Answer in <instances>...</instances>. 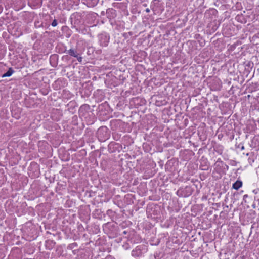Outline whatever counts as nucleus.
I'll return each mask as SVG.
<instances>
[{
	"mask_svg": "<svg viewBox=\"0 0 259 259\" xmlns=\"http://www.w3.org/2000/svg\"><path fill=\"white\" fill-rule=\"evenodd\" d=\"M142 248V247L141 246L136 247L135 249L132 251V255L135 257L142 256L143 255Z\"/></svg>",
	"mask_w": 259,
	"mask_h": 259,
	"instance_id": "nucleus-1",
	"label": "nucleus"
},
{
	"mask_svg": "<svg viewBox=\"0 0 259 259\" xmlns=\"http://www.w3.org/2000/svg\"><path fill=\"white\" fill-rule=\"evenodd\" d=\"M101 45L103 46H107V42H105L104 44H101Z\"/></svg>",
	"mask_w": 259,
	"mask_h": 259,
	"instance_id": "nucleus-10",
	"label": "nucleus"
},
{
	"mask_svg": "<svg viewBox=\"0 0 259 259\" xmlns=\"http://www.w3.org/2000/svg\"><path fill=\"white\" fill-rule=\"evenodd\" d=\"M54 58H55V57H56V56H52L51 57V58H54Z\"/></svg>",
	"mask_w": 259,
	"mask_h": 259,
	"instance_id": "nucleus-13",
	"label": "nucleus"
},
{
	"mask_svg": "<svg viewBox=\"0 0 259 259\" xmlns=\"http://www.w3.org/2000/svg\"><path fill=\"white\" fill-rule=\"evenodd\" d=\"M103 128H100L99 129L98 131V136H99V135L100 134V133H101L102 131L103 130Z\"/></svg>",
	"mask_w": 259,
	"mask_h": 259,
	"instance_id": "nucleus-9",
	"label": "nucleus"
},
{
	"mask_svg": "<svg viewBox=\"0 0 259 259\" xmlns=\"http://www.w3.org/2000/svg\"><path fill=\"white\" fill-rule=\"evenodd\" d=\"M94 1H95L94 4H96L97 3V2H98V1L97 0H94Z\"/></svg>",
	"mask_w": 259,
	"mask_h": 259,
	"instance_id": "nucleus-12",
	"label": "nucleus"
},
{
	"mask_svg": "<svg viewBox=\"0 0 259 259\" xmlns=\"http://www.w3.org/2000/svg\"><path fill=\"white\" fill-rule=\"evenodd\" d=\"M57 20L56 19H54L53 22H52V26H53V27H55L57 25Z\"/></svg>",
	"mask_w": 259,
	"mask_h": 259,
	"instance_id": "nucleus-6",
	"label": "nucleus"
},
{
	"mask_svg": "<svg viewBox=\"0 0 259 259\" xmlns=\"http://www.w3.org/2000/svg\"><path fill=\"white\" fill-rule=\"evenodd\" d=\"M77 246V244L76 243H73L72 244H70L68 247L67 248L69 249H72L75 248H76Z\"/></svg>",
	"mask_w": 259,
	"mask_h": 259,
	"instance_id": "nucleus-5",
	"label": "nucleus"
},
{
	"mask_svg": "<svg viewBox=\"0 0 259 259\" xmlns=\"http://www.w3.org/2000/svg\"><path fill=\"white\" fill-rule=\"evenodd\" d=\"M14 73V70L11 68H10L9 70L2 75L3 77H9L12 75V74Z\"/></svg>",
	"mask_w": 259,
	"mask_h": 259,
	"instance_id": "nucleus-3",
	"label": "nucleus"
},
{
	"mask_svg": "<svg viewBox=\"0 0 259 259\" xmlns=\"http://www.w3.org/2000/svg\"><path fill=\"white\" fill-rule=\"evenodd\" d=\"M242 186V182L240 180H237L233 184L232 188L235 190H238Z\"/></svg>",
	"mask_w": 259,
	"mask_h": 259,
	"instance_id": "nucleus-2",
	"label": "nucleus"
},
{
	"mask_svg": "<svg viewBox=\"0 0 259 259\" xmlns=\"http://www.w3.org/2000/svg\"><path fill=\"white\" fill-rule=\"evenodd\" d=\"M145 11L147 12V13H149L150 12V9L149 8H147L146 10H145Z\"/></svg>",
	"mask_w": 259,
	"mask_h": 259,
	"instance_id": "nucleus-11",
	"label": "nucleus"
},
{
	"mask_svg": "<svg viewBox=\"0 0 259 259\" xmlns=\"http://www.w3.org/2000/svg\"><path fill=\"white\" fill-rule=\"evenodd\" d=\"M76 58H77L78 62H79L80 63H81L82 62V58L81 57L77 56V57H76Z\"/></svg>",
	"mask_w": 259,
	"mask_h": 259,
	"instance_id": "nucleus-8",
	"label": "nucleus"
},
{
	"mask_svg": "<svg viewBox=\"0 0 259 259\" xmlns=\"http://www.w3.org/2000/svg\"><path fill=\"white\" fill-rule=\"evenodd\" d=\"M47 228H45V229H47ZM48 229H50V227L48 228Z\"/></svg>",
	"mask_w": 259,
	"mask_h": 259,
	"instance_id": "nucleus-14",
	"label": "nucleus"
},
{
	"mask_svg": "<svg viewBox=\"0 0 259 259\" xmlns=\"http://www.w3.org/2000/svg\"><path fill=\"white\" fill-rule=\"evenodd\" d=\"M154 256L155 259H159L160 258V253H158L157 252L155 253Z\"/></svg>",
	"mask_w": 259,
	"mask_h": 259,
	"instance_id": "nucleus-7",
	"label": "nucleus"
},
{
	"mask_svg": "<svg viewBox=\"0 0 259 259\" xmlns=\"http://www.w3.org/2000/svg\"><path fill=\"white\" fill-rule=\"evenodd\" d=\"M68 53L71 56H73L74 57H77V52L74 49H70L68 51Z\"/></svg>",
	"mask_w": 259,
	"mask_h": 259,
	"instance_id": "nucleus-4",
	"label": "nucleus"
}]
</instances>
